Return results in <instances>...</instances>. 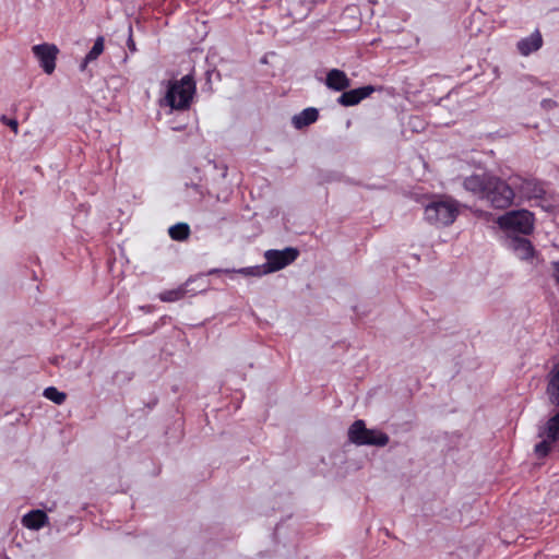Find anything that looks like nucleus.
Masks as SVG:
<instances>
[{
  "label": "nucleus",
  "mask_w": 559,
  "mask_h": 559,
  "mask_svg": "<svg viewBox=\"0 0 559 559\" xmlns=\"http://www.w3.org/2000/svg\"><path fill=\"white\" fill-rule=\"evenodd\" d=\"M348 439L357 445L384 447L389 443V436L382 431L368 429L361 419L355 420L348 429Z\"/></svg>",
  "instance_id": "3"
},
{
  "label": "nucleus",
  "mask_w": 559,
  "mask_h": 559,
  "mask_svg": "<svg viewBox=\"0 0 559 559\" xmlns=\"http://www.w3.org/2000/svg\"><path fill=\"white\" fill-rule=\"evenodd\" d=\"M1 121H2L4 124L9 126V127H10V128L15 132V133L17 132L19 123H17V121H16V120H14V119H9V118H7L5 116H2V117H1Z\"/></svg>",
  "instance_id": "24"
},
{
  "label": "nucleus",
  "mask_w": 559,
  "mask_h": 559,
  "mask_svg": "<svg viewBox=\"0 0 559 559\" xmlns=\"http://www.w3.org/2000/svg\"><path fill=\"white\" fill-rule=\"evenodd\" d=\"M514 199V191L504 180L492 176L490 185L485 192L484 200L488 201L495 209L509 207Z\"/></svg>",
  "instance_id": "5"
},
{
  "label": "nucleus",
  "mask_w": 559,
  "mask_h": 559,
  "mask_svg": "<svg viewBox=\"0 0 559 559\" xmlns=\"http://www.w3.org/2000/svg\"><path fill=\"white\" fill-rule=\"evenodd\" d=\"M44 396L46 399H48L49 401L58 404V405H61L64 403V401L67 400V394L63 393V392H60L57 388L55 386H48L44 390Z\"/></svg>",
  "instance_id": "20"
},
{
  "label": "nucleus",
  "mask_w": 559,
  "mask_h": 559,
  "mask_svg": "<svg viewBox=\"0 0 559 559\" xmlns=\"http://www.w3.org/2000/svg\"><path fill=\"white\" fill-rule=\"evenodd\" d=\"M319 118V112L316 108L309 107L304 109L300 114L294 116L293 124L297 129H302L316 122Z\"/></svg>",
  "instance_id": "16"
},
{
  "label": "nucleus",
  "mask_w": 559,
  "mask_h": 559,
  "mask_svg": "<svg viewBox=\"0 0 559 559\" xmlns=\"http://www.w3.org/2000/svg\"><path fill=\"white\" fill-rule=\"evenodd\" d=\"M91 61H86V57L83 59L82 63L80 64V70L81 71H84L86 68H87V64L90 63Z\"/></svg>",
  "instance_id": "26"
},
{
  "label": "nucleus",
  "mask_w": 559,
  "mask_h": 559,
  "mask_svg": "<svg viewBox=\"0 0 559 559\" xmlns=\"http://www.w3.org/2000/svg\"><path fill=\"white\" fill-rule=\"evenodd\" d=\"M128 48H129V50H130V51H132V52L136 50V48H135V43H134V40L132 39V37H130V38H129V40H128Z\"/></svg>",
  "instance_id": "25"
},
{
  "label": "nucleus",
  "mask_w": 559,
  "mask_h": 559,
  "mask_svg": "<svg viewBox=\"0 0 559 559\" xmlns=\"http://www.w3.org/2000/svg\"><path fill=\"white\" fill-rule=\"evenodd\" d=\"M502 229L530 235L534 229V214L527 210L510 211L498 218Z\"/></svg>",
  "instance_id": "4"
},
{
  "label": "nucleus",
  "mask_w": 559,
  "mask_h": 559,
  "mask_svg": "<svg viewBox=\"0 0 559 559\" xmlns=\"http://www.w3.org/2000/svg\"><path fill=\"white\" fill-rule=\"evenodd\" d=\"M554 441H550L548 438L544 439L543 441L538 442L535 448H534V451L536 453V455L538 457H545L549 454L550 450H551V443Z\"/></svg>",
  "instance_id": "22"
},
{
  "label": "nucleus",
  "mask_w": 559,
  "mask_h": 559,
  "mask_svg": "<svg viewBox=\"0 0 559 559\" xmlns=\"http://www.w3.org/2000/svg\"><path fill=\"white\" fill-rule=\"evenodd\" d=\"M352 81L347 74L340 69H331L326 73L325 85L328 88L343 92L350 87Z\"/></svg>",
  "instance_id": "12"
},
{
  "label": "nucleus",
  "mask_w": 559,
  "mask_h": 559,
  "mask_svg": "<svg viewBox=\"0 0 559 559\" xmlns=\"http://www.w3.org/2000/svg\"><path fill=\"white\" fill-rule=\"evenodd\" d=\"M491 177L492 176L489 174L472 175L464 179L463 186L467 191L480 199H484L485 192L490 185Z\"/></svg>",
  "instance_id": "11"
},
{
  "label": "nucleus",
  "mask_w": 559,
  "mask_h": 559,
  "mask_svg": "<svg viewBox=\"0 0 559 559\" xmlns=\"http://www.w3.org/2000/svg\"><path fill=\"white\" fill-rule=\"evenodd\" d=\"M539 437L548 438L550 441L559 440V412L547 420L546 425L539 430Z\"/></svg>",
  "instance_id": "17"
},
{
  "label": "nucleus",
  "mask_w": 559,
  "mask_h": 559,
  "mask_svg": "<svg viewBox=\"0 0 559 559\" xmlns=\"http://www.w3.org/2000/svg\"><path fill=\"white\" fill-rule=\"evenodd\" d=\"M459 214L457 204L453 200H439L425 207V218L436 226L451 225Z\"/></svg>",
  "instance_id": "2"
},
{
  "label": "nucleus",
  "mask_w": 559,
  "mask_h": 559,
  "mask_svg": "<svg viewBox=\"0 0 559 559\" xmlns=\"http://www.w3.org/2000/svg\"><path fill=\"white\" fill-rule=\"evenodd\" d=\"M299 255L296 248H285L284 250H267L264 254L267 270L276 272L293 263Z\"/></svg>",
  "instance_id": "6"
},
{
  "label": "nucleus",
  "mask_w": 559,
  "mask_h": 559,
  "mask_svg": "<svg viewBox=\"0 0 559 559\" xmlns=\"http://www.w3.org/2000/svg\"><path fill=\"white\" fill-rule=\"evenodd\" d=\"M512 183L519 189L520 193L528 200L543 199L546 194L543 182L534 178L522 179L515 177Z\"/></svg>",
  "instance_id": "8"
},
{
  "label": "nucleus",
  "mask_w": 559,
  "mask_h": 559,
  "mask_svg": "<svg viewBox=\"0 0 559 559\" xmlns=\"http://www.w3.org/2000/svg\"><path fill=\"white\" fill-rule=\"evenodd\" d=\"M48 522V516L43 510H32L22 519V524L29 530H39Z\"/></svg>",
  "instance_id": "15"
},
{
  "label": "nucleus",
  "mask_w": 559,
  "mask_h": 559,
  "mask_svg": "<svg viewBox=\"0 0 559 559\" xmlns=\"http://www.w3.org/2000/svg\"><path fill=\"white\" fill-rule=\"evenodd\" d=\"M195 92V81L191 74H187L180 80L169 81L165 102L171 109L187 110L191 106Z\"/></svg>",
  "instance_id": "1"
},
{
  "label": "nucleus",
  "mask_w": 559,
  "mask_h": 559,
  "mask_svg": "<svg viewBox=\"0 0 559 559\" xmlns=\"http://www.w3.org/2000/svg\"><path fill=\"white\" fill-rule=\"evenodd\" d=\"M540 107L545 110H551L557 107V102L551 98H545L540 102Z\"/></svg>",
  "instance_id": "23"
},
{
  "label": "nucleus",
  "mask_w": 559,
  "mask_h": 559,
  "mask_svg": "<svg viewBox=\"0 0 559 559\" xmlns=\"http://www.w3.org/2000/svg\"><path fill=\"white\" fill-rule=\"evenodd\" d=\"M33 53L38 59L40 67L47 74H51L56 69V60L59 49L53 44H39L32 48Z\"/></svg>",
  "instance_id": "7"
},
{
  "label": "nucleus",
  "mask_w": 559,
  "mask_h": 559,
  "mask_svg": "<svg viewBox=\"0 0 559 559\" xmlns=\"http://www.w3.org/2000/svg\"><path fill=\"white\" fill-rule=\"evenodd\" d=\"M186 295V290L182 288L169 289L159 294V299L164 302H173L180 300Z\"/></svg>",
  "instance_id": "21"
},
{
  "label": "nucleus",
  "mask_w": 559,
  "mask_h": 559,
  "mask_svg": "<svg viewBox=\"0 0 559 559\" xmlns=\"http://www.w3.org/2000/svg\"><path fill=\"white\" fill-rule=\"evenodd\" d=\"M543 45V37L539 31H535L528 37L521 39L518 43V49L523 56L537 51Z\"/></svg>",
  "instance_id": "14"
},
{
  "label": "nucleus",
  "mask_w": 559,
  "mask_h": 559,
  "mask_svg": "<svg viewBox=\"0 0 559 559\" xmlns=\"http://www.w3.org/2000/svg\"><path fill=\"white\" fill-rule=\"evenodd\" d=\"M104 49L105 39L103 36H98L95 39L92 49L86 53V61H95L104 52Z\"/></svg>",
  "instance_id": "19"
},
{
  "label": "nucleus",
  "mask_w": 559,
  "mask_h": 559,
  "mask_svg": "<svg viewBox=\"0 0 559 559\" xmlns=\"http://www.w3.org/2000/svg\"><path fill=\"white\" fill-rule=\"evenodd\" d=\"M374 91L376 87L372 85H365L349 91L345 90L337 98V104L344 107L356 106L364 99L371 96Z\"/></svg>",
  "instance_id": "9"
},
{
  "label": "nucleus",
  "mask_w": 559,
  "mask_h": 559,
  "mask_svg": "<svg viewBox=\"0 0 559 559\" xmlns=\"http://www.w3.org/2000/svg\"><path fill=\"white\" fill-rule=\"evenodd\" d=\"M510 247L521 260H528L533 258L535 252L532 242L523 237L512 238L510 241Z\"/></svg>",
  "instance_id": "13"
},
{
  "label": "nucleus",
  "mask_w": 559,
  "mask_h": 559,
  "mask_svg": "<svg viewBox=\"0 0 559 559\" xmlns=\"http://www.w3.org/2000/svg\"><path fill=\"white\" fill-rule=\"evenodd\" d=\"M168 235L175 241H186L191 235V229L187 223H177L169 227Z\"/></svg>",
  "instance_id": "18"
},
{
  "label": "nucleus",
  "mask_w": 559,
  "mask_h": 559,
  "mask_svg": "<svg viewBox=\"0 0 559 559\" xmlns=\"http://www.w3.org/2000/svg\"><path fill=\"white\" fill-rule=\"evenodd\" d=\"M546 395L552 406L559 407V361L552 365L546 376Z\"/></svg>",
  "instance_id": "10"
}]
</instances>
